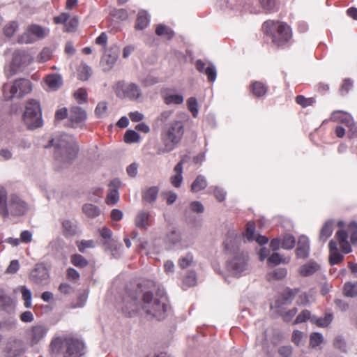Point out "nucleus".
Returning <instances> with one entry per match:
<instances>
[{"mask_svg": "<svg viewBox=\"0 0 357 357\" xmlns=\"http://www.w3.org/2000/svg\"><path fill=\"white\" fill-rule=\"evenodd\" d=\"M31 89V83L29 79H16L12 86L7 84H3V97L6 100H10L14 97L22 98L25 94L30 93Z\"/></svg>", "mask_w": 357, "mask_h": 357, "instance_id": "6e6552de", "label": "nucleus"}, {"mask_svg": "<svg viewBox=\"0 0 357 357\" xmlns=\"http://www.w3.org/2000/svg\"><path fill=\"white\" fill-rule=\"evenodd\" d=\"M181 268H186L194 264L193 255L191 253H187L181 257L178 262Z\"/></svg>", "mask_w": 357, "mask_h": 357, "instance_id": "c03bdc74", "label": "nucleus"}, {"mask_svg": "<svg viewBox=\"0 0 357 357\" xmlns=\"http://www.w3.org/2000/svg\"><path fill=\"white\" fill-rule=\"evenodd\" d=\"M333 345L335 348L339 349L342 352H347V343L344 337L341 335H337L333 340Z\"/></svg>", "mask_w": 357, "mask_h": 357, "instance_id": "3c124183", "label": "nucleus"}, {"mask_svg": "<svg viewBox=\"0 0 357 357\" xmlns=\"http://www.w3.org/2000/svg\"><path fill=\"white\" fill-rule=\"evenodd\" d=\"M15 302L4 289L0 288V310L10 313L14 310Z\"/></svg>", "mask_w": 357, "mask_h": 357, "instance_id": "aec40b11", "label": "nucleus"}, {"mask_svg": "<svg viewBox=\"0 0 357 357\" xmlns=\"http://www.w3.org/2000/svg\"><path fill=\"white\" fill-rule=\"evenodd\" d=\"M54 147V158L61 167L70 165L77 157L78 146L74 139L68 135H62L57 139H52L45 146V149Z\"/></svg>", "mask_w": 357, "mask_h": 357, "instance_id": "f03ea898", "label": "nucleus"}, {"mask_svg": "<svg viewBox=\"0 0 357 357\" xmlns=\"http://www.w3.org/2000/svg\"><path fill=\"white\" fill-rule=\"evenodd\" d=\"M139 135L135 130H127L124 135V140L126 143H134L138 142Z\"/></svg>", "mask_w": 357, "mask_h": 357, "instance_id": "864d4df0", "label": "nucleus"}, {"mask_svg": "<svg viewBox=\"0 0 357 357\" xmlns=\"http://www.w3.org/2000/svg\"><path fill=\"white\" fill-rule=\"evenodd\" d=\"M320 269V266L314 261H310L299 268L298 273L303 277L313 275Z\"/></svg>", "mask_w": 357, "mask_h": 357, "instance_id": "5701e85b", "label": "nucleus"}, {"mask_svg": "<svg viewBox=\"0 0 357 357\" xmlns=\"http://www.w3.org/2000/svg\"><path fill=\"white\" fill-rule=\"evenodd\" d=\"M268 262L273 265H278L282 263H287L288 261H286V259L280 254L274 252L268 258Z\"/></svg>", "mask_w": 357, "mask_h": 357, "instance_id": "5fc2aeb1", "label": "nucleus"}, {"mask_svg": "<svg viewBox=\"0 0 357 357\" xmlns=\"http://www.w3.org/2000/svg\"><path fill=\"white\" fill-rule=\"evenodd\" d=\"M165 241L167 244L171 245L178 244L181 241V232L176 229L171 230L167 233Z\"/></svg>", "mask_w": 357, "mask_h": 357, "instance_id": "72a5a7b5", "label": "nucleus"}, {"mask_svg": "<svg viewBox=\"0 0 357 357\" xmlns=\"http://www.w3.org/2000/svg\"><path fill=\"white\" fill-rule=\"evenodd\" d=\"M207 186L206 181L204 176L199 175L191 185V191L193 192L204 190Z\"/></svg>", "mask_w": 357, "mask_h": 357, "instance_id": "f704fd0d", "label": "nucleus"}, {"mask_svg": "<svg viewBox=\"0 0 357 357\" xmlns=\"http://www.w3.org/2000/svg\"><path fill=\"white\" fill-rule=\"evenodd\" d=\"M91 75V69L86 64H82L79 69V79L83 81L87 80Z\"/></svg>", "mask_w": 357, "mask_h": 357, "instance_id": "49530a36", "label": "nucleus"}, {"mask_svg": "<svg viewBox=\"0 0 357 357\" xmlns=\"http://www.w3.org/2000/svg\"><path fill=\"white\" fill-rule=\"evenodd\" d=\"M296 101L303 107H306L307 106L312 105L314 102H315V99L314 98H307L303 96H298L296 98Z\"/></svg>", "mask_w": 357, "mask_h": 357, "instance_id": "680f3d73", "label": "nucleus"}, {"mask_svg": "<svg viewBox=\"0 0 357 357\" xmlns=\"http://www.w3.org/2000/svg\"><path fill=\"white\" fill-rule=\"evenodd\" d=\"M61 226L62 233L66 238H71L79 234V227L75 220H63Z\"/></svg>", "mask_w": 357, "mask_h": 357, "instance_id": "6ab92c4d", "label": "nucleus"}, {"mask_svg": "<svg viewBox=\"0 0 357 357\" xmlns=\"http://www.w3.org/2000/svg\"><path fill=\"white\" fill-rule=\"evenodd\" d=\"M27 204L16 195H11L8 199L5 188H0V215L8 217L24 215L27 211Z\"/></svg>", "mask_w": 357, "mask_h": 357, "instance_id": "39448f33", "label": "nucleus"}, {"mask_svg": "<svg viewBox=\"0 0 357 357\" xmlns=\"http://www.w3.org/2000/svg\"><path fill=\"white\" fill-rule=\"evenodd\" d=\"M310 241L307 237L302 236L298 241V246L296 250L297 257L305 259L309 256Z\"/></svg>", "mask_w": 357, "mask_h": 357, "instance_id": "412c9836", "label": "nucleus"}, {"mask_svg": "<svg viewBox=\"0 0 357 357\" xmlns=\"http://www.w3.org/2000/svg\"><path fill=\"white\" fill-rule=\"evenodd\" d=\"M298 289L287 288L280 295V297L275 301V307L280 308L281 306L290 304L298 293Z\"/></svg>", "mask_w": 357, "mask_h": 357, "instance_id": "f3484780", "label": "nucleus"}, {"mask_svg": "<svg viewBox=\"0 0 357 357\" xmlns=\"http://www.w3.org/2000/svg\"><path fill=\"white\" fill-rule=\"evenodd\" d=\"M183 102V97L178 94L167 95L165 98V102L167 105L169 104H181Z\"/></svg>", "mask_w": 357, "mask_h": 357, "instance_id": "603ef678", "label": "nucleus"}, {"mask_svg": "<svg viewBox=\"0 0 357 357\" xmlns=\"http://www.w3.org/2000/svg\"><path fill=\"white\" fill-rule=\"evenodd\" d=\"M187 105L188 109L191 112L194 117H197L198 114V107L197 99L194 97H191L188 99Z\"/></svg>", "mask_w": 357, "mask_h": 357, "instance_id": "13d9d810", "label": "nucleus"}, {"mask_svg": "<svg viewBox=\"0 0 357 357\" xmlns=\"http://www.w3.org/2000/svg\"><path fill=\"white\" fill-rule=\"evenodd\" d=\"M100 236L104 238V245H114V239L112 238V231L107 227H103L100 230Z\"/></svg>", "mask_w": 357, "mask_h": 357, "instance_id": "a19ab883", "label": "nucleus"}, {"mask_svg": "<svg viewBox=\"0 0 357 357\" xmlns=\"http://www.w3.org/2000/svg\"><path fill=\"white\" fill-rule=\"evenodd\" d=\"M159 192L157 186H151L142 190V199L147 203H153L156 201Z\"/></svg>", "mask_w": 357, "mask_h": 357, "instance_id": "a878e982", "label": "nucleus"}, {"mask_svg": "<svg viewBox=\"0 0 357 357\" xmlns=\"http://www.w3.org/2000/svg\"><path fill=\"white\" fill-rule=\"evenodd\" d=\"M74 96L78 103L82 104L86 102L87 93L84 89H79L74 93Z\"/></svg>", "mask_w": 357, "mask_h": 357, "instance_id": "69168bd1", "label": "nucleus"}, {"mask_svg": "<svg viewBox=\"0 0 357 357\" xmlns=\"http://www.w3.org/2000/svg\"><path fill=\"white\" fill-rule=\"evenodd\" d=\"M265 34L271 35L272 42L277 46H282L291 38V27L284 22L266 21L262 25Z\"/></svg>", "mask_w": 357, "mask_h": 357, "instance_id": "423d86ee", "label": "nucleus"}, {"mask_svg": "<svg viewBox=\"0 0 357 357\" xmlns=\"http://www.w3.org/2000/svg\"><path fill=\"white\" fill-rule=\"evenodd\" d=\"M331 119L333 121H340L344 123L348 127H351L353 125V119L351 116L342 111H335L333 112Z\"/></svg>", "mask_w": 357, "mask_h": 357, "instance_id": "b1692460", "label": "nucleus"}, {"mask_svg": "<svg viewBox=\"0 0 357 357\" xmlns=\"http://www.w3.org/2000/svg\"><path fill=\"white\" fill-rule=\"evenodd\" d=\"M18 29V23L15 21L10 22L3 28V33L6 37H12Z\"/></svg>", "mask_w": 357, "mask_h": 357, "instance_id": "a18cd8bd", "label": "nucleus"}, {"mask_svg": "<svg viewBox=\"0 0 357 357\" xmlns=\"http://www.w3.org/2000/svg\"><path fill=\"white\" fill-rule=\"evenodd\" d=\"M282 248L285 250H291L296 244V239L291 234H285L281 240Z\"/></svg>", "mask_w": 357, "mask_h": 357, "instance_id": "79ce46f5", "label": "nucleus"}, {"mask_svg": "<svg viewBox=\"0 0 357 357\" xmlns=\"http://www.w3.org/2000/svg\"><path fill=\"white\" fill-rule=\"evenodd\" d=\"M119 52L120 50L117 46L105 50L100 62L103 71L108 72L112 69L119 58Z\"/></svg>", "mask_w": 357, "mask_h": 357, "instance_id": "f8f14e48", "label": "nucleus"}, {"mask_svg": "<svg viewBox=\"0 0 357 357\" xmlns=\"http://www.w3.org/2000/svg\"><path fill=\"white\" fill-rule=\"evenodd\" d=\"M52 56V50L50 47H44L37 56V61L45 63L50 60Z\"/></svg>", "mask_w": 357, "mask_h": 357, "instance_id": "de8ad7c7", "label": "nucleus"}, {"mask_svg": "<svg viewBox=\"0 0 357 357\" xmlns=\"http://www.w3.org/2000/svg\"><path fill=\"white\" fill-rule=\"evenodd\" d=\"M139 294L138 288L136 291H130L124 298V303L122 307L123 313L128 317L135 316L141 308V301L139 299Z\"/></svg>", "mask_w": 357, "mask_h": 357, "instance_id": "9b49d317", "label": "nucleus"}, {"mask_svg": "<svg viewBox=\"0 0 357 357\" xmlns=\"http://www.w3.org/2000/svg\"><path fill=\"white\" fill-rule=\"evenodd\" d=\"M22 120L29 130H34L43 126L42 110L38 100L31 99L26 102Z\"/></svg>", "mask_w": 357, "mask_h": 357, "instance_id": "0eeeda50", "label": "nucleus"}, {"mask_svg": "<svg viewBox=\"0 0 357 357\" xmlns=\"http://www.w3.org/2000/svg\"><path fill=\"white\" fill-rule=\"evenodd\" d=\"M84 345L79 340L60 337L54 338L50 345V352L52 356H57L63 353V357H81L83 354Z\"/></svg>", "mask_w": 357, "mask_h": 357, "instance_id": "20e7f679", "label": "nucleus"}, {"mask_svg": "<svg viewBox=\"0 0 357 357\" xmlns=\"http://www.w3.org/2000/svg\"><path fill=\"white\" fill-rule=\"evenodd\" d=\"M287 269L284 268H278L275 269L273 272L268 273L266 275L268 280H280L285 278L287 275Z\"/></svg>", "mask_w": 357, "mask_h": 357, "instance_id": "e433bc0d", "label": "nucleus"}, {"mask_svg": "<svg viewBox=\"0 0 357 357\" xmlns=\"http://www.w3.org/2000/svg\"><path fill=\"white\" fill-rule=\"evenodd\" d=\"M49 328L44 324L32 326L27 332V337L31 346L38 344L47 334Z\"/></svg>", "mask_w": 357, "mask_h": 357, "instance_id": "4468645a", "label": "nucleus"}, {"mask_svg": "<svg viewBox=\"0 0 357 357\" xmlns=\"http://www.w3.org/2000/svg\"><path fill=\"white\" fill-rule=\"evenodd\" d=\"M20 292L22 294V298L24 301V305L26 308H31L32 306V294L30 289L26 286L20 287Z\"/></svg>", "mask_w": 357, "mask_h": 357, "instance_id": "c9c22d12", "label": "nucleus"}, {"mask_svg": "<svg viewBox=\"0 0 357 357\" xmlns=\"http://www.w3.org/2000/svg\"><path fill=\"white\" fill-rule=\"evenodd\" d=\"M348 232L350 234V240L353 244L357 243V222H352L348 226Z\"/></svg>", "mask_w": 357, "mask_h": 357, "instance_id": "4d7b16f0", "label": "nucleus"}, {"mask_svg": "<svg viewBox=\"0 0 357 357\" xmlns=\"http://www.w3.org/2000/svg\"><path fill=\"white\" fill-rule=\"evenodd\" d=\"M119 200V193L116 190H109L107 198H106V203L108 205H114L116 204Z\"/></svg>", "mask_w": 357, "mask_h": 357, "instance_id": "6e6d98bb", "label": "nucleus"}, {"mask_svg": "<svg viewBox=\"0 0 357 357\" xmlns=\"http://www.w3.org/2000/svg\"><path fill=\"white\" fill-rule=\"evenodd\" d=\"M184 130V124L182 121L174 120L167 123L161 132L163 146L158 149V153L162 154L173 151L181 142Z\"/></svg>", "mask_w": 357, "mask_h": 357, "instance_id": "7ed1b4c3", "label": "nucleus"}, {"mask_svg": "<svg viewBox=\"0 0 357 357\" xmlns=\"http://www.w3.org/2000/svg\"><path fill=\"white\" fill-rule=\"evenodd\" d=\"M149 24L148 13L144 10H141L137 14L135 23V29L137 30L144 29Z\"/></svg>", "mask_w": 357, "mask_h": 357, "instance_id": "7c9ffc66", "label": "nucleus"}, {"mask_svg": "<svg viewBox=\"0 0 357 357\" xmlns=\"http://www.w3.org/2000/svg\"><path fill=\"white\" fill-rule=\"evenodd\" d=\"M323 342V336L319 333H312L310 335V344L312 347H316Z\"/></svg>", "mask_w": 357, "mask_h": 357, "instance_id": "e2e57ef3", "label": "nucleus"}, {"mask_svg": "<svg viewBox=\"0 0 357 357\" xmlns=\"http://www.w3.org/2000/svg\"><path fill=\"white\" fill-rule=\"evenodd\" d=\"M344 295L347 297L354 298L357 296V284L347 282L344 285Z\"/></svg>", "mask_w": 357, "mask_h": 357, "instance_id": "37998d69", "label": "nucleus"}, {"mask_svg": "<svg viewBox=\"0 0 357 357\" xmlns=\"http://www.w3.org/2000/svg\"><path fill=\"white\" fill-rule=\"evenodd\" d=\"M86 119V113L85 110L78 106L71 107L70 112V120L72 127H77L79 124L84 122Z\"/></svg>", "mask_w": 357, "mask_h": 357, "instance_id": "a211bd4d", "label": "nucleus"}, {"mask_svg": "<svg viewBox=\"0 0 357 357\" xmlns=\"http://www.w3.org/2000/svg\"><path fill=\"white\" fill-rule=\"evenodd\" d=\"M47 85L53 91L59 89L63 85L62 77L59 74H51L46 77Z\"/></svg>", "mask_w": 357, "mask_h": 357, "instance_id": "bb28decb", "label": "nucleus"}, {"mask_svg": "<svg viewBox=\"0 0 357 357\" xmlns=\"http://www.w3.org/2000/svg\"><path fill=\"white\" fill-rule=\"evenodd\" d=\"M311 318V313L307 310H303L296 318L294 324H298L306 321Z\"/></svg>", "mask_w": 357, "mask_h": 357, "instance_id": "0e129e2a", "label": "nucleus"}, {"mask_svg": "<svg viewBox=\"0 0 357 357\" xmlns=\"http://www.w3.org/2000/svg\"><path fill=\"white\" fill-rule=\"evenodd\" d=\"M255 231V226L253 222H248L247 224L246 231L245 236H241L242 238H246L248 241H252L254 240V234Z\"/></svg>", "mask_w": 357, "mask_h": 357, "instance_id": "338daca9", "label": "nucleus"}, {"mask_svg": "<svg viewBox=\"0 0 357 357\" xmlns=\"http://www.w3.org/2000/svg\"><path fill=\"white\" fill-rule=\"evenodd\" d=\"M49 278V271L43 263L36 264L29 275V280L37 284H47Z\"/></svg>", "mask_w": 357, "mask_h": 357, "instance_id": "ddd939ff", "label": "nucleus"}, {"mask_svg": "<svg viewBox=\"0 0 357 357\" xmlns=\"http://www.w3.org/2000/svg\"><path fill=\"white\" fill-rule=\"evenodd\" d=\"M333 220H328L326 221L324 226L322 227L320 234H319V241L322 243H324L326 241V240L331 236L333 233Z\"/></svg>", "mask_w": 357, "mask_h": 357, "instance_id": "c85d7f7f", "label": "nucleus"}, {"mask_svg": "<svg viewBox=\"0 0 357 357\" xmlns=\"http://www.w3.org/2000/svg\"><path fill=\"white\" fill-rule=\"evenodd\" d=\"M184 284L188 287H193L197 282V276L195 271H189L183 280Z\"/></svg>", "mask_w": 357, "mask_h": 357, "instance_id": "052dcab7", "label": "nucleus"}, {"mask_svg": "<svg viewBox=\"0 0 357 357\" xmlns=\"http://www.w3.org/2000/svg\"><path fill=\"white\" fill-rule=\"evenodd\" d=\"M252 91L255 96L261 97L266 93L267 87L260 82H255L252 85Z\"/></svg>", "mask_w": 357, "mask_h": 357, "instance_id": "58836bf2", "label": "nucleus"}, {"mask_svg": "<svg viewBox=\"0 0 357 357\" xmlns=\"http://www.w3.org/2000/svg\"><path fill=\"white\" fill-rule=\"evenodd\" d=\"M36 41V38L33 36L32 33L29 31V27L26 29V31L18 37L17 42L19 43L31 44Z\"/></svg>", "mask_w": 357, "mask_h": 357, "instance_id": "ea45409f", "label": "nucleus"}, {"mask_svg": "<svg viewBox=\"0 0 357 357\" xmlns=\"http://www.w3.org/2000/svg\"><path fill=\"white\" fill-rule=\"evenodd\" d=\"M29 31L32 33L33 36L36 38V40L45 38L49 33L48 29L38 24H31L29 26Z\"/></svg>", "mask_w": 357, "mask_h": 357, "instance_id": "473e14b6", "label": "nucleus"}, {"mask_svg": "<svg viewBox=\"0 0 357 357\" xmlns=\"http://www.w3.org/2000/svg\"><path fill=\"white\" fill-rule=\"evenodd\" d=\"M227 270L232 275L240 277L249 271V257L245 252H239L234 255L226 264Z\"/></svg>", "mask_w": 357, "mask_h": 357, "instance_id": "1a4fd4ad", "label": "nucleus"}, {"mask_svg": "<svg viewBox=\"0 0 357 357\" xmlns=\"http://www.w3.org/2000/svg\"><path fill=\"white\" fill-rule=\"evenodd\" d=\"M329 257L328 261L331 266L340 264L344 260V255L337 248V242L331 240L328 243Z\"/></svg>", "mask_w": 357, "mask_h": 357, "instance_id": "2eb2a0df", "label": "nucleus"}, {"mask_svg": "<svg viewBox=\"0 0 357 357\" xmlns=\"http://www.w3.org/2000/svg\"><path fill=\"white\" fill-rule=\"evenodd\" d=\"M241 239V236H238L234 231L229 232L223 243L225 249L229 252H235L238 250V244Z\"/></svg>", "mask_w": 357, "mask_h": 357, "instance_id": "dca6fc26", "label": "nucleus"}, {"mask_svg": "<svg viewBox=\"0 0 357 357\" xmlns=\"http://www.w3.org/2000/svg\"><path fill=\"white\" fill-rule=\"evenodd\" d=\"M155 33L159 36H163L167 40H171L174 38L175 33L169 26L160 24L156 26Z\"/></svg>", "mask_w": 357, "mask_h": 357, "instance_id": "2f4dec72", "label": "nucleus"}, {"mask_svg": "<svg viewBox=\"0 0 357 357\" xmlns=\"http://www.w3.org/2000/svg\"><path fill=\"white\" fill-rule=\"evenodd\" d=\"M125 95L130 100H137L142 96L140 88L134 83L128 84L125 89Z\"/></svg>", "mask_w": 357, "mask_h": 357, "instance_id": "cd10ccee", "label": "nucleus"}, {"mask_svg": "<svg viewBox=\"0 0 357 357\" xmlns=\"http://www.w3.org/2000/svg\"><path fill=\"white\" fill-rule=\"evenodd\" d=\"M139 297L142 298L141 308L144 312L158 320L165 318L168 307L167 298L163 290L155 287L146 290L139 284L137 286Z\"/></svg>", "mask_w": 357, "mask_h": 357, "instance_id": "f257e3e1", "label": "nucleus"}, {"mask_svg": "<svg viewBox=\"0 0 357 357\" xmlns=\"http://www.w3.org/2000/svg\"><path fill=\"white\" fill-rule=\"evenodd\" d=\"M277 309V312L282 317L283 320L286 322H289L298 312V309L296 307H293L292 309L285 312H282L280 310V308Z\"/></svg>", "mask_w": 357, "mask_h": 357, "instance_id": "8fccbe9b", "label": "nucleus"}, {"mask_svg": "<svg viewBox=\"0 0 357 357\" xmlns=\"http://www.w3.org/2000/svg\"><path fill=\"white\" fill-rule=\"evenodd\" d=\"M33 60V56L26 50H15L13 54V59L10 66L8 69L5 70L6 76L10 78L17 73V68L27 66L32 63Z\"/></svg>", "mask_w": 357, "mask_h": 357, "instance_id": "9d476101", "label": "nucleus"}, {"mask_svg": "<svg viewBox=\"0 0 357 357\" xmlns=\"http://www.w3.org/2000/svg\"><path fill=\"white\" fill-rule=\"evenodd\" d=\"M13 144L16 148L24 150L29 149L31 146V142L25 138L16 139Z\"/></svg>", "mask_w": 357, "mask_h": 357, "instance_id": "bf43d9fd", "label": "nucleus"}, {"mask_svg": "<svg viewBox=\"0 0 357 357\" xmlns=\"http://www.w3.org/2000/svg\"><path fill=\"white\" fill-rule=\"evenodd\" d=\"M106 248L109 249L112 255L115 257L118 258L120 256L121 252L120 248L122 247L121 243H118L114 240V245H105Z\"/></svg>", "mask_w": 357, "mask_h": 357, "instance_id": "774afa93", "label": "nucleus"}, {"mask_svg": "<svg viewBox=\"0 0 357 357\" xmlns=\"http://www.w3.org/2000/svg\"><path fill=\"white\" fill-rule=\"evenodd\" d=\"M82 211L89 218H96L101 213L100 208L92 204H84L82 206Z\"/></svg>", "mask_w": 357, "mask_h": 357, "instance_id": "c756f323", "label": "nucleus"}, {"mask_svg": "<svg viewBox=\"0 0 357 357\" xmlns=\"http://www.w3.org/2000/svg\"><path fill=\"white\" fill-rule=\"evenodd\" d=\"M183 160H181L176 165L174 168V171L176 174L170 178L171 183L175 188H179L183 182Z\"/></svg>", "mask_w": 357, "mask_h": 357, "instance_id": "393cba45", "label": "nucleus"}, {"mask_svg": "<svg viewBox=\"0 0 357 357\" xmlns=\"http://www.w3.org/2000/svg\"><path fill=\"white\" fill-rule=\"evenodd\" d=\"M204 73L207 76L208 81L210 82H213L217 77V70L215 65L210 63L209 65L206 68Z\"/></svg>", "mask_w": 357, "mask_h": 357, "instance_id": "09e8293b", "label": "nucleus"}, {"mask_svg": "<svg viewBox=\"0 0 357 357\" xmlns=\"http://www.w3.org/2000/svg\"><path fill=\"white\" fill-rule=\"evenodd\" d=\"M70 261L75 266L78 268H84L89 264L88 261L79 254L71 255Z\"/></svg>", "mask_w": 357, "mask_h": 357, "instance_id": "4c0bfd02", "label": "nucleus"}, {"mask_svg": "<svg viewBox=\"0 0 357 357\" xmlns=\"http://www.w3.org/2000/svg\"><path fill=\"white\" fill-rule=\"evenodd\" d=\"M135 223L138 228L146 229L151 223L150 212L144 210L139 211L135 217Z\"/></svg>", "mask_w": 357, "mask_h": 357, "instance_id": "4be33fe9", "label": "nucleus"}]
</instances>
